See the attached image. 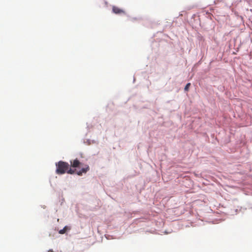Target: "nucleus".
Returning a JSON list of instances; mask_svg holds the SVG:
<instances>
[{
  "label": "nucleus",
  "instance_id": "obj_7",
  "mask_svg": "<svg viewBox=\"0 0 252 252\" xmlns=\"http://www.w3.org/2000/svg\"><path fill=\"white\" fill-rule=\"evenodd\" d=\"M190 83H188L187 84V85H186L185 87V91H188L189 90V87H190Z\"/></svg>",
  "mask_w": 252,
  "mask_h": 252
},
{
  "label": "nucleus",
  "instance_id": "obj_6",
  "mask_svg": "<svg viewBox=\"0 0 252 252\" xmlns=\"http://www.w3.org/2000/svg\"><path fill=\"white\" fill-rule=\"evenodd\" d=\"M66 173L70 174H73L75 173V170L72 169L69 167V169L66 171Z\"/></svg>",
  "mask_w": 252,
  "mask_h": 252
},
{
  "label": "nucleus",
  "instance_id": "obj_4",
  "mask_svg": "<svg viewBox=\"0 0 252 252\" xmlns=\"http://www.w3.org/2000/svg\"><path fill=\"white\" fill-rule=\"evenodd\" d=\"M70 163L71 166L73 168L78 167L82 164L79 161V160L77 158H76L72 161L71 160Z\"/></svg>",
  "mask_w": 252,
  "mask_h": 252
},
{
  "label": "nucleus",
  "instance_id": "obj_5",
  "mask_svg": "<svg viewBox=\"0 0 252 252\" xmlns=\"http://www.w3.org/2000/svg\"><path fill=\"white\" fill-rule=\"evenodd\" d=\"M70 228H69L68 226H65L64 227V228L63 229H61L59 231V233L61 234H64L67 230H69Z\"/></svg>",
  "mask_w": 252,
  "mask_h": 252
},
{
  "label": "nucleus",
  "instance_id": "obj_8",
  "mask_svg": "<svg viewBox=\"0 0 252 252\" xmlns=\"http://www.w3.org/2000/svg\"><path fill=\"white\" fill-rule=\"evenodd\" d=\"M48 252H54V251H53V250H49L48 251Z\"/></svg>",
  "mask_w": 252,
  "mask_h": 252
},
{
  "label": "nucleus",
  "instance_id": "obj_1",
  "mask_svg": "<svg viewBox=\"0 0 252 252\" xmlns=\"http://www.w3.org/2000/svg\"><path fill=\"white\" fill-rule=\"evenodd\" d=\"M56 173L59 175H62L66 172L69 169V164L66 162L60 161L56 163Z\"/></svg>",
  "mask_w": 252,
  "mask_h": 252
},
{
  "label": "nucleus",
  "instance_id": "obj_3",
  "mask_svg": "<svg viewBox=\"0 0 252 252\" xmlns=\"http://www.w3.org/2000/svg\"><path fill=\"white\" fill-rule=\"evenodd\" d=\"M89 170V166L87 164H85L80 170L77 171V174L78 175L81 176L83 173H87Z\"/></svg>",
  "mask_w": 252,
  "mask_h": 252
},
{
  "label": "nucleus",
  "instance_id": "obj_2",
  "mask_svg": "<svg viewBox=\"0 0 252 252\" xmlns=\"http://www.w3.org/2000/svg\"><path fill=\"white\" fill-rule=\"evenodd\" d=\"M112 11L114 13H115L116 14H125V10H124L123 9H122L118 7L115 6H113Z\"/></svg>",
  "mask_w": 252,
  "mask_h": 252
}]
</instances>
